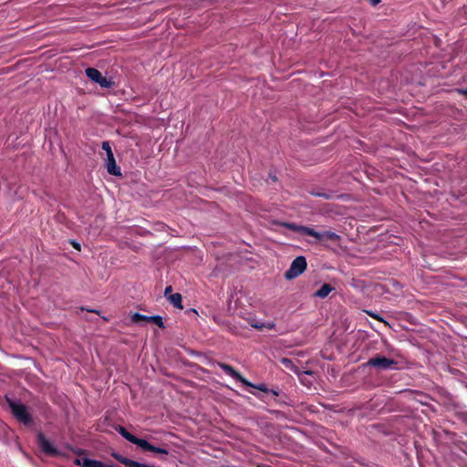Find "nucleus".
Returning a JSON list of instances; mask_svg holds the SVG:
<instances>
[{"label":"nucleus","instance_id":"obj_23","mask_svg":"<svg viewBox=\"0 0 467 467\" xmlns=\"http://www.w3.org/2000/svg\"><path fill=\"white\" fill-rule=\"evenodd\" d=\"M72 244H73V246H74V248H75V249H77V250L80 251V244H78V243H72Z\"/></svg>","mask_w":467,"mask_h":467},{"label":"nucleus","instance_id":"obj_7","mask_svg":"<svg viewBox=\"0 0 467 467\" xmlns=\"http://www.w3.org/2000/svg\"><path fill=\"white\" fill-rule=\"evenodd\" d=\"M37 442L40 447V449L49 454V455H56L57 454V451L51 445L49 441L46 439V437L42 433H38L37 435Z\"/></svg>","mask_w":467,"mask_h":467},{"label":"nucleus","instance_id":"obj_2","mask_svg":"<svg viewBox=\"0 0 467 467\" xmlns=\"http://www.w3.org/2000/svg\"><path fill=\"white\" fill-rule=\"evenodd\" d=\"M6 402L9 408L11 409L12 413L18 420L22 421L26 425L31 423V416L28 413L27 409L25 405L16 403L8 398H6Z\"/></svg>","mask_w":467,"mask_h":467},{"label":"nucleus","instance_id":"obj_6","mask_svg":"<svg viewBox=\"0 0 467 467\" xmlns=\"http://www.w3.org/2000/svg\"><path fill=\"white\" fill-rule=\"evenodd\" d=\"M369 366L377 367L379 368H389L391 366L395 365L396 362L393 359L387 358L385 357H375L373 358H370L368 362Z\"/></svg>","mask_w":467,"mask_h":467},{"label":"nucleus","instance_id":"obj_25","mask_svg":"<svg viewBox=\"0 0 467 467\" xmlns=\"http://www.w3.org/2000/svg\"><path fill=\"white\" fill-rule=\"evenodd\" d=\"M370 3L373 5H376L379 3L380 0H369Z\"/></svg>","mask_w":467,"mask_h":467},{"label":"nucleus","instance_id":"obj_15","mask_svg":"<svg viewBox=\"0 0 467 467\" xmlns=\"http://www.w3.org/2000/svg\"><path fill=\"white\" fill-rule=\"evenodd\" d=\"M132 322L134 323H140V322H149V317L140 315V314H134L131 317Z\"/></svg>","mask_w":467,"mask_h":467},{"label":"nucleus","instance_id":"obj_5","mask_svg":"<svg viewBox=\"0 0 467 467\" xmlns=\"http://www.w3.org/2000/svg\"><path fill=\"white\" fill-rule=\"evenodd\" d=\"M87 76L92 79L93 81L99 83L102 88H110L113 85V82L108 80L104 78L101 73L93 67H88L86 69Z\"/></svg>","mask_w":467,"mask_h":467},{"label":"nucleus","instance_id":"obj_1","mask_svg":"<svg viewBox=\"0 0 467 467\" xmlns=\"http://www.w3.org/2000/svg\"><path fill=\"white\" fill-rule=\"evenodd\" d=\"M284 225L293 231L302 232L307 235L313 236L318 241H324V240L337 241L339 239V236L337 234H336L335 233L329 232V231H326L323 233H317L311 228L305 227V226H297L293 223H285Z\"/></svg>","mask_w":467,"mask_h":467},{"label":"nucleus","instance_id":"obj_17","mask_svg":"<svg viewBox=\"0 0 467 467\" xmlns=\"http://www.w3.org/2000/svg\"><path fill=\"white\" fill-rule=\"evenodd\" d=\"M122 463L128 467H136L138 465V462L130 460L128 458H123Z\"/></svg>","mask_w":467,"mask_h":467},{"label":"nucleus","instance_id":"obj_11","mask_svg":"<svg viewBox=\"0 0 467 467\" xmlns=\"http://www.w3.org/2000/svg\"><path fill=\"white\" fill-rule=\"evenodd\" d=\"M333 287L328 284H324L315 294L316 296L325 298L332 291Z\"/></svg>","mask_w":467,"mask_h":467},{"label":"nucleus","instance_id":"obj_12","mask_svg":"<svg viewBox=\"0 0 467 467\" xmlns=\"http://www.w3.org/2000/svg\"><path fill=\"white\" fill-rule=\"evenodd\" d=\"M168 299L175 307L182 309L181 294L175 293L173 295H170Z\"/></svg>","mask_w":467,"mask_h":467},{"label":"nucleus","instance_id":"obj_10","mask_svg":"<svg viewBox=\"0 0 467 467\" xmlns=\"http://www.w3.org/2000/svg\"><path fill=\"white\" fill-rule=\"evenodd\" d=\"M116 431L121 434V436H123L126 440H128L129 441L136 444V445H139L140 441L141 439H139L137 437H135L134 435L130 434L129 431H127V430L122 427V426H119L116 428Z\"/></svg>","mask_w":467,"mask_h":467},{"label":"nucleus","instance_id":"obj_14","mask_svg":"<svg viewBox=\"0 0 467 467\" xmlns=\"http://www.w3.org/2000/svg\"><path fill=\"white\" fill-rule=\"evenodd\" d=\"M249 323H250L251 327H253L256 329H259V330L263 329L264 327L272 328L275 326L273 323H268L267 325H265L264 323H260L259 321H257L255 319H252Z\"/></svg>","mask_w":467,"mask_h":467},{"label":"nucleus","instance_id":"obj_18","mask_svg":"<svg viewBox=\"0 0 467 467\" xmlns=\"http://www.w3.org/2000/svg\"><path fill=\"white\" fill-rule=\"evenodd\" d=\"M312 194L323 197L325 199H329L330 198V194H328L327 192H312Z\"/></svg>","mask_w":467,"mask_h":467},{"label":"nucleus","instance_id":"obj_16","mask_svg":"<svg viewBox=\"0 0 467 467\" xmlns=\"http://www.w3.org/2000/svg\"><path fill=\"white\" fill-rule=\"evenodd\" d=\"M149 322H153L156 325H158L160 327H163V323H162L161 317H149Z\"/></svg>","mask_w":467,"mask_h":467},{"label":"nucleus","instance_id":"obj_8","mask_svg":"<svg viewBox=\"0 0 467 467\" xmlns=\"http://www.w3.org/2000/svg\"><path fill=\"white\" fill-rule=\"evenodd\" d=\"M219 366L230 376L236 379L243 384L246 386H253L250 382H248L239 372H237L233 367L225 363H219Z\"/></svg>","mask_w":467,"mask_h":467},{"label":"nucleus","instance_id":"obj_24","mask_svg":"<svg viewBox=\"0 0 467 467\" xmlns=\"http://www.w3.org/2000/svg\"><path fill=\"white\" fill-rule=\"evenodd\" d=\"M368 314L369 316H371L372 317H374V318L378 319V320H381V319H380L377 315H375V314H372V313H370V312H368Z\"/></svg>","mask_w":467,"mask_h":467},{"label":"nucleus","instance_id":"obj_19","mask_svg":"<svg viewBox=\"0 0 467 467\" xmlns=\"http://www.w3.org/2000/svg\"><path fill=\"white\" fill-rule=\"evenodd\" d=\"M171 291H172V287H171V285L167 286V287L165 288V291H164V295H165V296H167V297L169 298V296H170V295H172V294H171Z\"/></svg>","mask_w":467,"mask_h":467},{"label":"nucleus","instance_id":"obj_22","mask_svg":"<svg viewBox=\"0 0 467 467\" xmlns=\"http://www.w3.org/2000/svg\"><path fill=\"white\" fill-rule=\"evenodd\" d=\"M114 457H115V459H117L119 462H120L122 463V461H123L124 457H122L120 455H117V454H115Z\"/></svg>","mask_w":467,"mask_h":467},{"label":"nucleus","instance_id":"obj_26","mask_svg":"<svg viewBox=\"0 0 467 467\" xmlns=\"http://www.w3.org/2000/svg\"><path fill=\"white\" fill-rule=\"evenodd\" d=\"M459 92L463 94V95H465V96H467V88L466 89H461V90H459Z\"/></svg>","mask_w":467,"mask_h":467},{"label":"nucleus","instance_id":"obj_13","mask_svg":"<svg viewBox=\"0 0 467 467\" xmlns=\"http://www.w3.org/2000/svg\"><path fill=\"white\" fill-rule=\"evenodd\" d=\"M281 363L284 365L285 368L291 369L292 371H294L295 373H296L299 376L301 375L298 368L296 366H294L292 361L289 360L288 358H282Z\"/></svg>","mask_w":467,"mask_h":467},{"label":"nucleus","instance_id":"obj_3","mask_svg":"<svg viewBox=\"0 0 467 467\" xmlns=\"http://www.w3.org/2000/svg\"><path fill=\"white\" fill-rule=\"evenodd\" d=\"M102 150L106 151V168L109 174L120 176V169L117 166L111 147L109 141L102 142Z\"/></svg>","mask_w":467,"mask_h":467},{"label":"nucleus","instance_id":"obj_9","mask_svg":"<svg viewBox=\"0 0 467 467\" xmlns=\"http://www.w3.org/2000/svg\"><path fill=\"white\" fill-rule=\"evenodd\" d=\"M138 446H140L141 449H143L145 451H152L155 453H160V454H164V455L168 454L167 450L155 447V446L150 444L147 441L142 440V439L140 440Z\"/></svg>","mask_w":467,"mask_h":467},{"label":"nucleus","instance_id":"obj_4","mask_svg":"<svg viewBox=\"0 0 467 467\" xmlns=\"http://www.w3.org/2000/svg\"><path fill=\"white\" fill-rule=\"evenodd\" d=\"M306 268V258L304 256H298L292 262L290 268L285 273V277L287 280H292L301 275Z\"/></svg>","mask_w":467,"mask_h":467},{"label":"nucleus","instance_id":"obj_20","mask_svg":"<svg viewBox=\"0 0 467 467\" xmlns=\"http://www.w3.org/2000/svg\"><path fill=\"white\" fill-rule=\"evenodd\" d=\"M84 459L85 458H78L75 461L76 464L82 465L84 467Z\"/></svg>","mask_w":467,"mask_h":467},{"label":"nucleus","instance_id":"obj_21","mask_svg":"<svg viewBox=\"0 0 467 467\" xmlns=\"http://www.w3.org/2000/svg\"><path fill=\"white\" fill-rule=\"evenodd\" d=\"M253 388H257L258 389L262 390V391H265L266 392L267 391V389L265 387V385H262V386H259V387H255V386H252Z\"/></svg>","mask_w":467,"mask_h":467}]
</instances>
